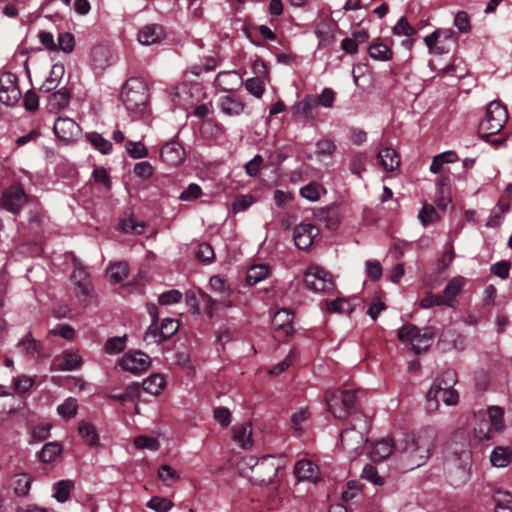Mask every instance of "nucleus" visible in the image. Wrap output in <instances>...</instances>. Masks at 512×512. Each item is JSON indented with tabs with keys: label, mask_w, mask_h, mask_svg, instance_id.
Segmentation results:
<instances>
[{
	"label": "nucleus",
	"mask_w": 512,
	"mask_h": 512,
	"mask_svg": "<svg viewBox=\"0 0 512 512\" xmlns=\"http://www.w3.org/2000/svg\"><path fill=\"white\" fill-rule=\"evenodd\" d=\"M436 437V431L429 427L422 428L413 435L405 436L402 451L409 469L418 468L427 462L435 446Z\"/></svg>",
	"instance_id": "obj_1"
},
{
	"label": "nucleus",
	"mask_w": 512,
	"mask_h": 512,
	"mask_svg": "<svg viewBox=\"0 0 512 512\" xmlns=\"http://www.w3.org/2000/svg\"><path fill=\"white\" fill-rule=\"evenodd\" d=\"M278 468L272 456H265L258 461L254 457H246L240 463L241 472L247 474V469H250L249 478L257 484L271 483L277 475Z\"/></svg>",
	"instance_id": "obj_2"
},
{
	"label": "nucleus",
	"mask_w": 512,
	"mask_h": 512,
	"mask_svg": "<svg viewBox=\"0 0 512 512\" xmlns=\"http://www.w3.org/2000/svg\"><path fill=\"white\" fill-rule=\"evenodd\" d=\"M358 391L350 389L327 391L325 401L331 414L343 420L350 416L356 409L358 400Z\"/></svg>",
	"instance_id": "obj_3"
},
{
	"label": "nucleus",
	"mask_w": 512,
	"mask_h": 512,
	"mask_svg": "<svg viewBox=\"0 0 512 512\" xmlns=\"http://www.w3.org/2000/svg\"><path fill=\"white\" fill-rule=\"evenodd\" d=\"M508 120L506 107L499 101H491L484 118L479 124V136L489 141V137L498 134Z\"/></svg>",
	"instance_id": "obj_4"
},
{
	"label": "nucleus",
	"mask_w": 512,
	"mask_h": 512,
	"mask_svg": "<svg viewBox=\"0 0 512 512\" xmlns=\"http://www.w3.org/2000/svg\"><path fill=\"white\" fill-rule=\"evenodd\" d=\"M121 98L127 110L142 112L149 99L148 87L140 78H130L123 86Z\"/></svg>",
	"instance_id": "obj_5"
},
{
	"label": "nucleus",
	"mask_w": 512,
	"mask_h": 512,
	"mask_svg": "<svg viewBox=\"0 0 512 512\" xmlns=\"http://www.w3.org/2000/svg\"><path fill=\"white\" fill-rule=\"evenodd\" d=\"M398 338L402 342L411 344L416 354L426 352L433 343L434 332L430 328L421 331L413 324H405L398 331Z\"/></svg>",
	"instance_id": "obj_6"
},
{
	"label": "nucleus",
	"mask_w": 512,
	"mask_h": 512,
	"mask_svg": "<svg viewBox=\"0 0 512 512\" xmlns=\"http://www.w3.org/2000/svg\"><path fill=\"white\" fill-rule=\"evenodd\" d=\"M488 418L480 419L475 428V436L480 441L492 439L495 433H501L505 428L504 412L498 406H491L487 410Z\"/></svg>",
	"instance_id": "obj_7"
},
{
	"label": "nucleus",
	"mask_w": 512,
	"mask_h": 512,
	"mask_svg": "<svg viewBox=\"0 0 512 512\" xmlns=\"http://www.w3.org/2000/svg\"><path fill=\"white\" fill-rule=\"evenodd\" d=\"M355 423L345 429L340 435L341 445L350 453H357L358 450L368 441L366 434L368 425L363 415L354 418Z\"/></svg>",
	"instance_id": "obj_8"
},
{
	"label": "nucleus",
	"mask_w": 512,
	"mask_h": 512,
	"mask_svg": "<svg viewBox=\"0 0 512 512\" xmlns=\"http://www.w3.org/2000/svg\"><path fill=\"white\" fill-rule=\"evenodd\" d=\"M458 35L452 29H436L424 38L429 53L434 55L448 54L457 46Z\"/></svg>",
	"instance_id": "obj_9"
},
{
	"label": "nucleus",
	"mask_w": 512,
	"mask_h": 512,
	"mask_svg": "<svg viewBox=\"0 0 512 512\" xmlns=\"http://www.w3.org/2000/svg\"><path fill=\"white\" fill-rule=\"evenodd\" d=\"M439 395H441L442 401L447 406L456 405L459 401V394L453 387H443L440 382H434L426 394V408L429 412H434L438 409Z\"/></svg>",
	"instance_id": "obj_10"
},
{
	"label": "nucleus",
	"mask_w": 512,
	"mask_h": 512,
	"mask_svg": "<svg viewBox=\"0 0 512 512\" xmlns=\"http://www.w3.org/2000/svg\"><path fill=\"white\" fill-rule=\"evenodd\" d=\"M305 286L314 291H329L333 288L331 275L321 267H309L304 275Z\"/></svg>",
	"instance_id": "obj_11"
},
{
	"label": "nucleus",
	"mask_w": 512,
	"mask_h": 512,
	"mask_svg": "<svg viewBox=\"0 0 512 512\" xmlns=\"http://www.w3.org/2000/svg\"><path fill=\"white\" fill-rule=\"evenodd\" d=\"M20 98L17 76L11 72L3 73L0 76V101L7 106H13Z\"/></svg>",
	"instance_id": "obj_12"
},
{
	"label": "nucleus",
	"mask_w": 512,
	"mask_h": 512,
	"mask_svg": "<svg viewBox=\"0 0 512 512\" xmlns=\"http://www.w3.org/2000/svg\"><path fill=\"white\" fill-rule=\"evenodd\" d=\"M151 363L150 357L143 352H127L120 361L123 370L131 373L145 371Z\"/></svg>",
	"instance_id": "obj_13"
},
{
	"label": "nucleus",
	"mask_w": 512,
	"mask_h": 512,
	"mask_svg": "<svg viewBox=\"0 0 512 512\" xmlns=\"http://www.w3.org/2000/svg\"><path fill=\"white\" fill-rule=\"evenodd\" d=\"M316 102L314 95H306L301 101L295 103L291 110L293 116L302 123L312 122L315 119Z\"/></svg>",
	"instance_id": "obj_14"
},
{
	"label": "nucleus",
	"mask_w": 512,
	"mask_h": 512,
	"mask_svg": "<svg viewBox=\"0 0 512 512\" xmlns=\"http://www.w3.org/2000/svg\"><path fill=\"white\" fill-rule=\"evenodd\" d=\"M319 234V229L311 223L302 222L294 229V242L295 245L301 249H308L314 238Z\"/></svg>",
	"instance_id": "obj_15"
},
{
	"label": "nucleus",
	"mask_w": 512,
	"mask_h": 512,
	"mask_svg": "<svg viewBox=\"0 0 512 512\" xmlns=\"http://www.w3.org/2000/svg\"><path fill=\"white\" fill-rule=\"evenodd\" d=\"M217 105L220 111L229 117L240 116L246 107L244 100L234 94L219 97Z\"/></svg>",
	"instance_id": "obj_16"
},
{
	"label": "nucleus",
	"mask_w": 512,
	"mask_h": 512,
	"mask_svg": "<svg viewBox=\"0 0 512 512\" xmlns=\"http://www.w3.org/2000/svg\"><path fill=\"white\" fill-rule=\"evenodd\" d=\"M55 135L63 141H72L80 133L79 125L71 118L59 117L54 123Z\"/></svg>",
	"instance_id": "obj_17"
},
{
	"label": "nucleus",
	"mask_w": 512,
	"mask_h": 512,
	"mask_svg": "<svg viewBox=\"0 0 512 512\" xmlns=\"http://www.w3.org/2000/svg\"><path fill=\"white\" fill-rule=\"evenodd\" d=\"M293 473L298 481L316 483L320 479L318 466L309 459L298 460L294 465Z\"/></svg>",
	"instance_id": "obj_18"
},
{
	"label": "nucleus",
	"mask_w": 512,
	"mask_h": 512,
	"mask_svg": "<svg viewBox=\"0 0 512 512\" xmlns=\"http://www.w3.org/2000/svg\"><path fill=\"white\" fill-rule=\"evenodd\" d=\"M25 203L26 194L23 188L19 186L10 187L3 193L2 205L12 213L19 212Z\"/></svg>",
	"instance_id": "obj_19"
},
{
	"label": "nucleus",
	"mask_w": 512,
	"mask_h": 512,
	"mask_svg": "<svg viewBox=\"0 0 512 512\" xmlns=\"http://www.w3.org/2000/svg\"><path fill=\"white\" fill-rule=\"evenodd\" d=\"M335 24L328 20L319 21L314 33L318 39V49L326 48L335 42Z\"/></svg>",
	"instance_id": "obj_20"
},
{
	"label": "nucleus",
	"mask_w": 512,
	"mask_h": 512,
	"mask_svg": "<svg viewBox=\"0 0 512 512\" xmlns=\"http://www.w3.org/2000/svg\"><path fill=\"white\" fill-rule=\"evenodd\" d=\"M214 84L222 91L232 92L243 85V80L236 71H222L216 75Z\"/></svg>",
	"instance_id": "obj_21"
},
{
	"label": "nucleus",
	"mask_w": 512,
	"mask_h": 512,
	"mask_svg": "<svg viewBox=\"0 0 512 512\" xmlns=\"http://www.w3.org/2000/svg\"><path fill=\"white\" fill-rule=\"evenodd\" d=\"M160 155L164 162L176 166L184 160L185 151L178 142L170 141L162 147Z\"/></svg>",
	"instance_id": "obj_22"
},
{
	"label": "nucleus",
	"mask_w": 512,
	"mask_h": 512,
	"mask_svg": "<svg viewBox=\"0 0 512 512\" xmlns=\"http://www.w3.org/2000/svg\"><path fill=\"white\" fill-rule=\"evenodd\" d=\"M137 39L142 45L159 43L164 39L163 28L158 24H147L139 30Z\"/></svg>",
	"instance_id": "obj_23"
},
{
	"label": "nucleus",
	"mask_w": 512,
	"mask_h": 512,
	"mask_svg": "<svg viewBox=\"0 0 512 512\" xmlns=\"http://www.w3.org/2000/svg\"><path fill=\"white\" fill-rule=\"evenodd\" d=\"M82 364L81 358L73 352H63L52 361V370L54 371H73Z\"/></svg>",
	"instance_id": "obj_24"
},
{
	"label": "nucleus",
	"mask_w": 512,
	"mask_h": 512,
	"mask_svg": "<svg viewBox=\"0 0 512 512\" xmlns=\"http://www.w3.org/2000/svg\"><path fill=\"white\" fill-rule=\"evenodd\" d=\"M466 280L462 276L453 277L448 281L443 290V297L448 307L454 308L457 304L456 297L461 293Z\"/></svg>",
	"instance_id": "obj_25"
},
{
	"label": "nucleus",
	"mask_w": 512,
	"mask_h": 512,
	"mask_svg": "<svg viewBox=\"0 0 512 512\" xmlns=\"http://www.w3.org/2000/svg\"><path fill=\"white\" fill-rule=\"evenodd\" d=\"M293 314L287 309L278 310L273 317L272 323L276 330L283 331L287 336L293 334Z\"/></svg>",
	"instance_id": "obj_26"
},
{
	"label": "nucleus",
	"mask_w": 512,
	"mask_h": 512,
	"mask_svg": "<svg viewBox=\"0 0 512 512\" xmlns=\"http://www.w3.org/2000/svg\"><path fill=\"white\" fill-rule=\"evenodd\" d=\"M378 163L386 170L393 171L400 165V157L397 152L386 147L381 149L377 154Z\"/></svg>",
	"instance_id": "obj_27"
},
{
	"label": "nucleus",
	"mask_w": 512,
	"mask_h": 512,
	"mask_svg": "<svg viewBox=\"0 0 512 512\" xmlns=\"http://www.w3.org/2000/svg\"><path fill=\"white\" fill-rule=\"evenodd\" d=\"M394 449H397L389 438H383L377 441L370 452V456L373 461H381L389 457Z\"/></svg>",
	"instance_id": "obj_28"
},
{
	"label": "nucleus",
	"mask_w": 512,
	"mask_h": 512,
	"mask_svg": "<svg viewBox=\"0 0 512 512\" xmlns=\"http://www.w3.org/2000/svg\"><path fill=\"white\" fill-rule=\"evenodd\" d=\"M233 440L243 449L252 446V428L250 424L243 423L233 427Z\"/></svg>",
	"instance_id": "obj_29"
},
{
	"label": "nucleus",
	"mask_w": 512,
	"mask_h": 512,
	"mask_svg": "<svg viewBox=\"0 0 512 512\" xmlns=\"http://www.w3.org/2000/svg\"><path fill=\"white\" fill-rule=\"evenodd\" d=\"M490 462L494 467H507L512 462V446L494 448L490 455Z\"/></svg>",
	"instance_id": "obj_30"
},
{
	"label": "nucleus",
	"mask_w": 512,
	"mask_h": 512,
	"mask_svg": "<svg viewBox=\"0 0 512 512\" xmlns=\"http://www.w3.org/2000/svg\"><path fill=\"white\" fill-rule=\"evenodd\" d=\"M202 299L205 302L204 311L210 318L217 315L223 308H230L233 305L228 299H214L207 294H203Z\"/></svg>",
	"instance_id": "obj_31"
},
{
	"label": "nucleus",
	"mask_w": 512,
	"mask_h": 512,
	"mask_svg": "<svg viewBox=\"0 0 512 512\" xmlns=\"http://www.w3.org/2000/svg\"><path fill=\"white\" fill-rule=\"evenodd\" d=\"M70 102V93L62 88L49 96L48 109L51 112H58L68 106Z\"/></svg>",
	"instance_id": "obj_32"
},
{
	"label": "nucleus",
	"mask_w": 512,
	"mask_h": 512,
	"mask_svg": "<svg viewBox=\"0 0 512 512\" xmlns=\"http://www.w3.org/2000/svg\"><path fill=\"white\" fill-rule=\"evenodd\" d=\"M325 193V188L317 182H310L300 188V195L311 202L318 201Z\"/></svg>",
	"instance_id": "obj_33"
},
{
	"label": "nucleus",
	"mask_w": 512,
	"mask_h": 512,
	"mask_svg": "<svg viewBox=\"0 0 512 512\" xmlns=\"http://www.w3.org/2000/svg\"><path fill=\"white\" fill-rule=\"evenodd\" d=\"M17 348L26 355L35 357L40 353V343L30 333L26 334L18 343Z\"/></svg>",
	"instance_id": "obj_34"
},
{
	"label": "nucleus",
	"mask_w": 512,
	"mask_h": 512,
	"mask_svg": "<svg viewBox=\"0 0 512 512\" xmlns=\"http://www.w3.org/2000/svg\"><path fill=\"white\" fill-rule=\"evenodd\" d=\"M86 139L102 154H109L112 150V143L97 132L87 133Z\"/></svg>",
	"instance_id": "obj_35"
},
{
	"label": "nucleus",
	"mask_w": 512,
	"mask_h": 512,
	"mask_svg": "<svg viewBox=\"0 0 512 512\" xmlns=\"http://www.w3.org/2000/svg\"><path fill=\"white\" fill-rule=\"evenodd\" d=\"M269 274V268L264 264L252 265L246 275V281L249 285H255L264 280Z\"/></svg>",
	"instance_id": "obj_36"
},
{
	"label": "nucleus",
	"mask_w": 512,
	"mask_h": 512,
	"mask_svg": "<svg viewBox=\"0 0 512 512\" xmlns=\"http://www.w3.org/2000/svg\"><path fill=\"white\" fill-rule=\"evenodd\" d=\"M54 489V498L60 502L64 503L69 499L70 492L74 489V482L72 480H60L53 486Z\"/></svg>",
	"instance_id": "obj_37"
},
{
	"label": "nucleus",
	"mask_w": 512,
	"mask_h": 512,
	"mask_svg": "<svg viewBox=\"0 0 512 512\" xmlns=\"http://www.w3.org/2000/svg\"><path fill=\"white\" fill-rule=\"evenodd\" d=\"M495 512H512V494L498 490L494 494Z\"/></svg>",
	"instance_id": "obj_38"
},
{
	"label": "nucleus",
	"mask_w": 512,
	"mask_h": 512,
	"mask_svg": "<svg viewBox=\"0 0 512 512\" xmlns=\"http://www.w3.org/2000/svg\"><path fill=\"white\" fill-rule=\"evenodd\" d=\"M371 58L379 61H388L392 58L391 49L382 42H376L369 46L368 49Z\"/></svg>",
	"instance_id": "obj_39"
},
{
	"label": "nucleus",
	"mask_w": 512,
	"mask_h": 512,
	"mask_svg": "<svg viewBox=\"0 0 512 512\" xmlns=\"http://www.w3.org/2000/svg\"><path fill=\"white\" fill-rule=\"evenodd\" d=\"M79 434L82 439L90 446H97L99 443V436L95 426L92 424L82 422L78 427Z\"/></svg>",
	"instance_id": "obj_40"
},
{
	"label": "nucleus",
	"mask_w": 512,
	"mask_h": 512,
	"mask_svg": "<svg viewBox=\"0 0 512 512\" xmlns=\"http://www.w3.org/2000/svg\"><path fill=\"white\" fill-rule=\"evenodd\" d=\"M143 390L151 395H158L164 387V379L159 374H153L142 383Z\"/></svg>",
	"instance_id": "obj_41"
},
{
	"label": "nucleus",
	"mask_w": 512,
	"mask_h": 512,
	"mask_svg": "<svg viewBox=\"0 0 512 512\" xmlns=\"http://www.w3.org/2000/svg\"><path fill=\"white\" fill-rule=\"evenodd\" d=\"M62 452V447L58 442L46 443L40 451V460L44 463H50L56 459Z\"/></svg>",
	"instance_id": "obj_42"
},
{
	"label": "nucleus",
	"mask_w": 512,
	"mask_h": 512,
	"mask_svg": "<svg viewBox=\"0 0 512 512\" xmlns=\"http://www.w3.org/2000/svg\"><path fill=\"white\" fill-rule=\"evenodd\" d=\"M128 272V265L124 262L112 264L107 269L108 277L115 283H119L127 278Z\"/></svg>",
	"instance_id": "obj_43"
},
{
	"label": "nucleus",
	"mask_w": 512,
	"mask_h": 512,
	"mask_svg": "<svg viewBox=\"0 0 512 512\" xmlns=\"http://www.w3.org/2000/svg\"><path fill=\"white\" fill-rule=\"evenodd\" d=\"M64 67L62 65H53L50 76L46 79L42 85L41 90L49 92L57 87L58 79L63 75Z\"/></svg>",
	"instance_id": "obj_44"
},
{
	"label": "nucleus",
	"mask_w": 512,
	"mask_h": 512,
	"mask_svg": "<svg viewBox=\"0 0 512 512\" xmlns=\"http://www.w3.org/2000/svg\"><path fill=\"white\" fill-rule=\"evenodd\" d=\"M354 310L353 305L346 298H337L327 303L328 312H338L350 314Z\"/></svg>",
	"instance_id": "obj_45"
},
{
	"label": "nucleus",
	"mask_w": 512,
	"mask_h": 512,
	"mask_svg": "<svg viewBox=\"0 0 512 512\" xmlns=\"http://www.w3.org/2000/svg\"><path fill=\"white\" fill-rule=\"evenodd\" d=\"M245 89L254 97L261 98L265 92L264 82L260 77H251L245 81Z\"/></svg>",
	"instance_id": "obj_46"
},
{
	"label": "nucleus",
	"mask_w": 512,
	"mask_h": 512,
	"mask_svg": "<svg viewBox=\"0 0 512 512\" xmlns=\"http://www.w3.org/2000/svg\"><path fill=\"white\" fill-rule=\"evenodd\" d=\"M392 32L396 36L411 37L416 34V29L408 23L406 17L402 16L392 28Z\"/></svg>",
	"instance_id": "obj_47"
},
{
	"label": "nucleus",
	"mask_w": 512,
	"mask_h": 512,
	"mask_svg": "<svg viewBox=\"0 0 512 512\" xmlns=\"http://www.w3.org/2000/svg\"><path fill=\"white\" fill-rule=\"evenodd\" d=\"M74 45V36L71 33L62 32L58 34L56 50H61L65 53H71L74 49Z\"/></svg>",
	"instance_id": "obj_48"
},
{
	"label": "nucleus",
	"mask_w": 512,
	"mask_h": 512,
	"mask_svg": "<svg viewBox=\"0 0 512 512\" xmlns=\"http://www.w3.org/2000/svg\"><path fill=\"white\" fill-rule=\"evenodd\" d=\"M210 287L211 289L218 293L221 298L223 299H226V297L229 295L230 293V289L228 287V285L226 284V280L220 276V275H215V276H212L210 278Z\"/></svg>",
	"instance_id": "obj_49"
},
{
	"label": "nucleus",
	"mask_w": 512,
	"mask_h": 512,
	"mask_svg": "<svg viewBox=\"0 0 512 512\" xmlns=\"http://www.w3.org/2000/svg\"><path fill=\"white\" fill-rule=\"evenodd\" d=\"M509 210V205L498 204L486 221L487 227H497L502 222L504 214Z\"/></svg>",
	"instance_id": "obj_50"
},
{
	"label": "nucleus",
	"mask_w": 512,
	"mask_h": 512,
	"mask_svg": "<svg viewBox=\"0 0 512 512\" xmlns=\"http://www.w3.org/2000/svg\"><path fill=\"white\" fill-rule=\"evenodd\" d=\"M441 343L449 342L450 346L449 348L462 350L464 349V339L463 337L454 332V331H447L441 335L440 338Z\"/></svg>",
	"instance_id": "obj_51"
},
{
	"label": "nucleus",
	"mask_w": 512,
	"mask_h": 512,
	"mask_svg": "<svg viewBox=\"0 0 512 512\" xmlns=\"http://www.w3.org/2000/svg\"><path fill=\"white\" fill-rule=\"evenodd\" d=\"M158 478L169 486L178 481L179 475L171 466L162 465L158 469Z\"/></svg>",
	"instance_id": "obj_52"
},
{
	"label": "nucleus",
	"mask_w": 512,
	"mask_h": 512,
	"mask_svg": "<svg viewBox=\"0 0 512 512\" xmlns=\"http://www.w3.org/2000/svg\"><path fill=\"white\" fill-rule=\"evenodd\" d=\"M127 153L134 159L144 158L147 156V148L142 142L127 141L125 143Z\"/></svg>",
	"instance_id": "obj_53"
},
{
	"label": "nucleus",
	"mask_w": 512,
	"mask_h": 512,
	"mask_svg": "<svg viewBox=\"0 0 512 512\" xmlns=\"http://www.w3.org/2000/svg\"><path fill=\"white\" fill-rule=\"evenodd\" d=\"M335 100V92L330 88H324L320 95L314 96L316 107L332 108Z\"/></svg>",
	"instance_id": "obj_54"
},
{
	"label": "nucleus",
	"mask_w": 512,
	"mask_h": 512,
	"mask_svg": "<svg viewBox=\"0 0 512 512\" xmlns=\"http://www.w3.org/2000/svg\"><path fill=\"white\" fill-rule=\"evenodd\" d=\"M147 507L156 512H167L173 507V503L167 498L155 496L148 501Z\"/></svg>",
	"instance_id": "obj_55"
},
{
	"label": "nucleus",
	"mask_w": 512,
	"mask_h": 512,
	"mask_svg": "<svg viewBox=\"0 0 512 512\" xmlns=\"http://www.w3.org/2000/svg\"><path fill=\"white\" fill-rule=\"evenodd\" d=\"M179 325L177 321L171 318H166L162 321L160 326V333L162 341H165L172 337L178 330Z\"/></svg>",
	"instance_id": "obj_56"
},
{
	"label": "nucleus",
	"mask_w": 512,
	"mask_h": 512,
	"mask_svg": "<svg viewBox=\"0 0 512 512\" xmlns=\"http://www.w3.org/2000/svg\"><path fill=\"white\" fill-rule=\"evenodd\" d=\"M418 218L424 226L434 223L438 219L437 212L432 205L425 204L418 214Z\"/></svg>",
	"instance_id": "obj_57"
},
{
	"label": "nucleus",
	"mask_w": 512,
	"mask_h": 512,
	"mask_svg": "<svg viewBox=\"0 0 512 512\" xmlns=\"http://www.w3.org/2000/svg\"><path fill=\"white\" fill-rule=\"evenodd\" d=\"M77 408L76 399L70 397L58 406L57 411L62 417L71 418L76 415Z\"/></svg>",
	"instance_id": "obj_58"
},
{
	"label": "nucleus",
	"mask_w": 512,
	"mask_h": 512,
	"mask_svg": "<svg viewBox=\"0 0 512 512\" xmlns=\"http://www.w3.org/2000/svg\"><path fill=\"white\" fill-rule=\"evenodd\" d=\"M195 256L197 257V259L208 263L213 261L215 258L214 250L212 246L208 243L198 244L195 250Z\"/></svg>",
	"instance_id": "obj_59"
},
{
	"label": "nucleus",
	"mask_w": 512,
	"mask_h": 512,
	"mask_svg": "<svg viewBox=\"0 0 512 512\" xmlns=\"http://www.w3.org/2000/svg\"><path fill=\"white\" fill-rule=\"evenodd\" d=\"M134 445L137 449H147L150 451H156L159 448V442L155 438L147 436L135 437Z\"/></svg>",
	"instance_id": "obj_60"
},
{
	"label": "nucleus",
	"mask_w": 512,
	"mask_h": 512,
	"mask_svg": "<svg viewBox=\"0 0 512 512\" xmlns=\"http://www.w3.org/2000/svg\"><path fill=\"white\" fill-rule=\"evenodd\" d=\"M362 478L370 481L375 485H383L384 479L378 474L377 469L370 464L364 466L362 471Z\"/></svg>",
	"instance_id": "obj_61"
},
{
	"label": "nucleus",
	"mask_w": 512,
	"mask_h": 512,
	"mask_svg": "<svg viewBox=\"0 0 512 512\" xmlns=\"http://www.w3.org/2000/svg\"><path fill=\"white\" fill-rule=\"evenodd\" d=\"M433 306H447L443 295L429 293L420 301V307L423 309H429Z\"/></svg>",
	"instance_id": "obj_62"
},
{
	"label": "nucleus",
	"mask_w": 512,
	"mask_h": 512,
	"mask_svg": "<svg viewBox=\"0 0 512 512\" xmlns=\"http://www.w3.org/2000/svg\"><path fill=\"white\" fill-rule=\"evenodd\" d=\"M108 55V50L103 46H96L91 51L93 63L97 67H103L106 65Z\"/></svg>",
	"instance_id": "obj_63"
},
{
	"label": "nucleus",
	"mask_w": 512,
	"mask_h": 512,
	"mask_svg": "<svg viewBox=\"0 0 512 512\" xmlns=\"http://www.w3.org/2000/svg\"><path fill=\"white\" fill-rule=\"evenodd\" d=\"M202 195V189L198 184L191 183L180 194L181 201H192L198 199Z\"/></svg>",
	"instance_id": "obj_64"
}]
</instances>
